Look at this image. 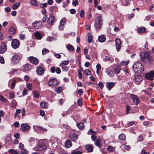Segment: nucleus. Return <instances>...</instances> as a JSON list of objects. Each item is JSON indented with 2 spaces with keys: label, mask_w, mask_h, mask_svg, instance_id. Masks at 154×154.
I'll use <instances>...</instances> for the list:
<instances>
[{
  "label": "nucleus",
  "mask_w": 154,
  "mask_h": 154,
  "mask_svg": "<svg viewBox=\"0 0 154 154\" xmlns=\"http://www.w3.org/2000/svg\"><path fill=\"white\" fill-rule=\"evenodd\" d=\"M133 70L135 72L138 73L142 72L144 70V68L142 64L140 63L137 62L134 63L133 66Z\"/></svg>",
  "instance_id": "nucleus-1"
},
{
  "label": "nucleus",
  "mask_w": 154,
  "mask_h": 154,
  "mask_svg": "<svg viewBox=\"0 0 154 154\" xmlns=\"http://www.w3.org/2000/svg\"><path fill=\"white\" fill-rule=\"evenodd\" d=\"M140 56L142 61L145 63L148 62L152 60V58L148 52L141 53Z\"/></svg>",
  "instance_id": "nucleus-2"
},
{
  "label": "nucleus",
  "mask_w": 154,
  "mask_h": 154,
  "mask_svg": "<svg viewBox=\"0 0 154 154\" xmlns=\"http://www.w3.org/2000/svg\"><path fill=\"white\" fill-rule=\"evenodd\" d=\"M33 149L36 151H42L46 149V147L44 143L41 142L38 143Z\"/></svg>",
  "instance_id": "nucleus-3"
},
{
  "label": "nucleus",
  "mask_w": 154,
  "mask_h": 154,
  "mask_svg": "<svg viewBox=\"0 0 154 154\" xmlns=\"http://www.w3.org/2000/svg\"><path fill=\"white\" fill-rule=\"evenodd\" d=\"M22 58V55L20 54H15L12 57V61L13 63L17 64L19 63Z\"/></svg>",
  "instance_id": "nucleus-4"
},
{
  "label": "nucleus",
  "mask_w": 154,
  "mask_h": 154,
  "mask_svg": "<svg viewBox=\"0 0 154 154\" xmlns=\"http://www.w3.org/2000/svg\"><path fill=\"white\" fill-rule=\"evenodd\" d=\"M102 20L101 16H99L96 17L95 24V25L96 28H101L103 23Z\"/></svg>",
  "instance_id": "nucleus-5"
},
{
  "label": "nucleus",
  "mask_w": 154,
  "mask_h": 154,
  "mask_svg": "<svg viewBox=\"0 0 154 154\" xmlns=\"http://www.w3.org/2000/svg\"><path fill=\"white\" fill-rule=\"evenodd\" d=\"M57 84L58 82L57 79L54 78H51L48 81V84L51 87H54L57 85Z\"/></svg>",
  "instance_id": "nucleus-6"
},
{
  "label": "nucleus",
  "mask_w": 154,
  "mask_h": 154,
  "mask_svg": "<svg viewBox=\"0 0 154 154\" xmlns=\"http://www.w3.org/2000/svg\"><path fill=\"white\" fill-rule=\"evenodd\" d=\"M19 41L16 39H13L11 42V46L14 49H16L20 45Z\"/></svg>",
  "instance_id": "nucleus-7"
},
{
  "label": "nucleus",
  "mask_w": 154,
  "mask_h": 154,
  "mask_svg": "<svg viewBox=\"0 0 154 154\" xmlns=\"http://www.w3.org/2000/svg\"><path fill=\"white\" fill-rule=\"evenodd\" d=\"M130 97L133 100L134 104L138 105L140 103V101L138 97L135 95L132 94L131 95Z\"/></svg>",
  "instance_id": "nucleus-8"
},
{
  "label": "nucleus",
  "mask_w": 154,
  "mask_h": 154,
  "mask_svg": "<svg viewBox=\"0 0 154 154\" xmlns=\"http://www.w3.org/2000/svg\"><path fill=\"white\" fill-rule=\"evenodd\" d=\"M30 128V126L27 124L23 123L21 125L20 130L22 131H25L28 130Z\"/></svg>",
  "instance_id": "nucleus-9"
},
{
  "label": "nucleus",
  "mask_w": 154,
  "mask_h": 154,
  "mask_svg": "<svg viewBox=\"0 0 154 154\" xmlns=\"http://www.w3.org/2000/svg\"><path fill=\"white\" fill-rule=\"evenodd\" d=\"M116 46L117 51H119L121 49V41L119 38H116L115 40Z\"/></svg>",
  "instance_id": "nucleus-10"
},
{
  "label": "nucleus",
  "mask_w": 154,
  "mask_h": 154,
  "mask_svg": "<svg viewBox=\"0 0 154 154\" xmlns=\"http://www.w3.org/2000/svg\"><path fill=\"white\" fill-rule=\"evenodd\" d=\"M7 47L6 44L2 42L0 46V54L4 53L6 50Z\"/></svg>",
  "instance_id": "nucleus-11"
},
{
  "label": "nucleus",
  "mask_w": 154,
  "mask_h": 154,
  "mask_svg": "<svg viewBox=\"0 0 154 154\" xmlns=\"http://www.w3.org/2000/svg\"><path fill=\"white\" fill-rule=\"evenodd\" d=\"M29 59L32 63L36 65L38 64L39 61L37 58L33 56L30 57Z\"/></svg>",
  "instance_id": "nucleus-12"
},
{
  "label": "nucleus",
  "mask_w": 154,
  "mask_h": 154,
  "mask_svg": "<svg viewBox=\"0 0 154 154\" xmlns=\"http://www.w3.org/2000/svg\"><path fill=\"white\" fill-rule=\"evenodd\" d=\"M54 18L53 15L52 14H50L47 21L48 24H52L54 23Z\"/></svg>",
  "instance_id": "nucleus-13"
},
{
  "label": "nucleus",
  "mask_w": 154,
  "mask_h": 154,
  "mask_svg": "<svg viewBox=\"0 0 154 154\" xmlns=\"http://www.w3.org/2000/svg\"><path fill=\"white\" fill-rule=\"evenodd\" d=\"M36 72L38 74L41 75L44 74V70L41 66H38L37 67Z\"/></svg>",
  "instance_id": "nucleus-14"
},
{
  "label": "nucleus",
  "mask_w": 154,
  "mask_h": 154,
  "mask_svg": "<svg viewBox=\"0 0 154 154\" xmlns=\"http://www.w3.org/2000/svg\"><path fill=\"white\" fill-rule=\"evenodd\" d=\"M115 85V83L113 82H107L106 83V87L107 88L108 90H110L111 89L113 88Z\"/></svg>",
  "instance_id": "nucleus-15"
},
{
  "label": "nucleus",
  "mask_w": 154,
  "mask_h": 154,
  "mask_svg": "<svg viewBox=\"0 0 154 154\" xmlns=\"http://www.w3.org/2000/svg\"><path fill=\"white\" fill-rule=\"evenodd\" d=\"M41 25V21H39L34 23L32 24V26L34 29H37L40 28Z\"/></svg>",
  "instance_id": "nucleus-16"
},
{
  "label": "nucleus",
  "mask_w": 154,
  "mask_h": 154,
  "mask_svg": "<svg viewBox=\"0 0 154 154\" xmlns=\"http://www.w3.org/2000/svg\"><path fill=\"white\" fill-rule=\"evenodd\" d=\"M70 139L74 141H75L78 138V135L74 133H72L69 135Z\"/></svg>",
  "instance_id": "nucleus-17"
},
{
  "label": "nucleus",
  "mask_w": 154,
  "mask_h": 154,
  "mask_svg": "<svg viewBox=\"0 0 154 154\" xmlns=\"http://www.w3.org/2000/svg\"><path fill=\"white\" fill-rule=\"evenodd\" d=\"M9 32L10 35H14L16 32L15 28L12 26H11L9 29Z\"/></svg>",
  "instance_id": "nucleus-18"
},
{
  "label": "nucleus",
  "mask_w": 154,
  "mask_h": 154,
  "mask_svg": "<svg viewBox=\"0 0 154 154\" xmlns=\"http://www.w3.org/2000/svg\"><path fill=\"white\" fill-rule=\"evenodd\" d=\"M31 68V66L29 63L25 64L23 66V69L22 70L23 71H28Z\"/></svg>",
  "instance_id": "nucleus-19"
},
{
  "label": "nucleus",
  "mask_w": 154,
  "mask_h": 154,
  "mask_svg": "<svg viewBox=\"0 0 154 154\" xmlns=\"http://www.w3.org/2000/svg\"><path fill=\"white\" fill-rule=\"evenodd\" d=\"M85 148L88 151L90 152H92L93 149L92 145L91 144L86 145L85 146Z\"/></svg>",
  "instance_id": "nucleus-20"
},
{
  "label": "nucleus",
  "mask_w": 154,
  "mask_h": 154,
  "mask_svg": "<svg viewBox=\"0 0 154 154\" xmlns=\"http://www.w3.org/2000/svg\"><path fill=\"white\" fill-rule=\"evenodd\" d=\"M34 35L35 37L38 39H41L42 37V35L40 33L38 32H36L34 34Z\"/></svg>",
  "instance_id": "nucleus-21"
},
{
  "label": "nucleus",
  "mask_w": 154,
  "mask_h": 154,
  "mask_svg": "<svg viewBox=\"0 0 154 154\" xmlns=\"http://www.w3.org/2000/svg\"><path fill=\"white\" fill-rule=\"evenodd\" d=\"M146 78L148 80H152L153 79V77L151 73H150V71L145 75Z\"/></svg>",
  "instance_id": "nucleus-22"
},
{
  "label": "nucleus",
  "mask_w": 154,
  "mask_h": 154,
  "mask_svg": "<svg viewBox=\"0 0 154 154\" xmlns=\"http://www.w3.org/2000/svg\"><path fill=\"white\" fill-rule=\"evenodd\" d=\"M72 143L71 141L69 140H67L65 143V146L67 148H69L71 146Z\"/></svg>",
  "instance_id": "nucleus-23"
},
{
  "label": "nucleus",
  "mask_w": 154,
  "mask_h": 154,
  "mask_svg": "<svg viewBox=\"0 0 154 154\" xmlns=\"http://www.w3.org/2000/svg\"><path fill=\"white\" fill-rule=\"evenodd\" d=\"M134 79L135 81L137 82H140L142 80V77L140 75H137L135 76Z\"/></svg>",
  "instance_id": "nucleus-24"
},
{
  "label": "nucleus",
  "mask_w": 154,
  "mask_h": 154,
  "mask_svg": "<svg viewBox=\"0 0 154 154\" xmlns=\"http://www.w3.org/2000/svg\"><path fill=\"white\" fill-rule=\"evenodd\" d=\"M98 39L100 42H103L105 41L106 38L105 36L103 35H101L98 37Z\"/></svg>",
  "instance_id": "nucleus-25"
},
{
  "label": "nucleus",
  "mask_w": 154,
  "mask_h": 154,
  "mask_svg": "<svg viewBox=\"0 0 154 154\" xmlns=\"http://www.w3.org/2000/svg\"><path fill=\"white\" fill-rule=\"evenodd\" d=\"M100 139L99 138L97 139L95 141L94 144L97 146H98L100 148L101 145L100 143Z\"/></svg>",
  "instance_id": "nucleus-26"
},
{
  "label": "nucleus",
  "mask_w": 154,
  "mask_h": 154,
  "mask_svg": "<svg viewBox=\"0 0 154 154\" xmlns=\"http://www.w3.org/2000/svg\"><path fill=\"white\" fill-rule=\"evenodd\" d=\"M40 105L41 107L43 108H45L48 107V104L45 102H42L40 103Z\"/></svg>",
  "instance_id": "nucleus-27"
},
{
  "label": "nucleus",
  "mask_w": 154,
  "mask_h": 154,
  "mask_svg": "<svg viewBox=\"0 0 154 154\" xmlns=\"http://www.w3.org/2000/svg\"><path fill=\"white\" fill-rule=\"evenodd\" d=\"M66 47L68 50L70 51H73L74 50L73 47L70 44H68L66 45Z\"/></svg>",
  "instance_id": "nucleus-28"
},
{
  "label": "nucleus",
  "mask_w": 154,
  "mask_h": 154,
  "mask_svg": "<svg viewBox=\"0 0 154 154\" xmlns=\"http://www.w3.org/2000/svg\"><path fill=\"white\" fill-rule=\"evenodd\" d=\"M20 3L19 2H17L12 6V8L13 10L17 9L20 6Z\"/></svg>",
  "instance_id": "nucleus-29"
},
{
  "label": "nucleus",
  "mask_w": 154,
  "mask_h": 154,
  "mask_svg": "<svg viewBox=\"0 0 154 154\" xmlns=\"http://www.w3.org/2000/svg\"><path fill=\"white\" fill-rule=\"evenodd\" d=\"M106 73L110 77L113 76L114 75L111 69H108L106 71Z\"/></svg>",
  "instance_id": "nucleus-30"
},
{
  "label": "nucleus",
  "mask_w": 154,
  "mask_h": 154,
  "mask_svg": "<svg viewBox=\"0 0 154 154\" xmlns=\"http://www.w3.org/2000/svg\"><path fill=\"white\" fill-rule=\"evenodd\" d=\"M8 152H10L11 154H18V152L16 150L14 149H10Z\"/></svg>",
  "instance_id": "nucleus-31"
},
{
  "label": "nucleus",
  "mask_w": 154,
  "mask_h": 154,
  "mask_svg": "<svg viewBox=\"0 0 154 154\" xmlns=\"http://www.w3.org/2000/svg\"><path fill=\"white\" fill-rule=\"evenodd\" d=\"M120 70L121 68L119 67L116 66L114 68V71L116 74H119L120 72Z\"/></svg>",
  "instance_id": "nucleus-32"
},
{
  "label": "nucleus",
  "mask_w": 154,
  "mask_h": 154,
  "mask_svg": "<svg viewBox=\"0 0 154 154\" xmlns=\"http://www.w3.org/2000/svg\"><path fill=\"white\" fill-rule=\"evenodd\" d=\"M69 62L68 61L66 60L62 61L61 62L60 64V66H63L67 65L69 64Z\"/></svg>",
  "instance_id": "nucleus-33"
},
{
  "label": "nucleus",
  "mask_w": 154,
  "mask_h": 154,
  "mask_svg": "<svg viewBox=\"0 0 154 154\" xmlns=\"http://www.w3.org/2000/svg\"><path fill=\"white\" fill-rule=\"evenodd\" d=\"M33 94L34 95V97L35 98H38L39 96V92L36 91H33Z\"/></svg>",
  "instance_id": "nucleus-34"
},
{
  "label": "nucleus",
  "mask_w": 154,
  "mask_h": 154,
  "mask_svg": "<svg viewBox=\"0 0 154 154\" xmlns=\"http://www.w3.org/2000/svg\"><path fill=\"white\" fill-rule=\"evenodd\" d=\"M21 112V110L19 109H17L16 110V112L14 115V117L15 118L18 117Z\"/></svg>",
  "instance_id": "nucleus-35"
},
{
  "label": "nucleus",
  "mask_w": 154,
  "mask_h": 154,
  "mask_svg": "<svg viewBox=\"0 0 154 154\" xmlns=\"http://www.w3.org/2000/svg\"><path fill=\"white\" fill-rule=\"evenodd\" d=\"M119 139L122 140H124L125 139L126 137L125 135L123 134H120L119 136Z\"/></svg>",
  "instance_id": "nucleus-36"
},
{
  "label": "nucleus",
  "mask_w": 154,
  "mask_h": 154,
  "mask_svg": "<svg viewBox=\"0 0 154 154\" xmlns=\"http://www.w3.org/2000/svg\"><path fill=\"white\" fill-rule=\"evenodd\" d=\"M138 31L139 33H144L146 31V29L144 27H140L138 29Z\"/></svg>",
  "instance_id": "nucleus-37"
},
{
  "label": "nucleus",
  "mask_w": 154,
  "mask_h": 154,
  "mask_svg": "<svg viewBox=\"0 0 154 154\" xmlns=\"http://www.w3.org/2000/svg\"><path fill=\"white\" fill-rule=\"evenodd\" d=\"M58 151L60 154H68V153L61 148L59 149Z\"/></svg>",
  "instance_id": "nucleus-38"
},
{
  "label": "nucleus",
  "mask_w": 154,
  "mask_h": 154,
  "mask_svg": "<svg viewBox=\"0 0 154 154\" xmlns=\"http://www.w3.org/2000/svg\"><path fill=\"white\" fill-rule=\"evenodd\" d=\"M84 72L85 73L86 75H90L91 74V72L89 69H86L84 70Z\"/></svg>",
  "instance_id": "nucleus-39"
},
{
  "label": "nucleus",
  "mask_w": 154,
  "mask_h": 154,
  "mask_svg": "<svg viewBox=\"0 0 154 154\" xmlns=\"http://www.w3.org/2000/svg\"><path fill=\"white\" fill-rule=\"evenodd\" d=\"M30 3L32 5L35 6H37L38 5V4L36 0H31L30 1Z\"/></svg>",
  "instance_id": "nucleus-40"
},
{
  "label": "nucleus",
  "mask_w": 154,
  "mask_h": 154,
  "mask_svg": "<svg viewBox=\"0 0 154 154\" xmlns=\"http://www.w3.org/2000/svg\"><path fill=\"white\" fill-rule=\"evenodd\" d=\"M58 8L56 6H52L50 8V10L52 11H55L57 10Z\"/></svg>",
  "instance_id": "nucleus-41"
},
{
  "label": "nucleus",
  "mask_w": 154,
  "mask_h": 154,
  "mask_svg": "<svg viewBox=\"0 0 154 154\" xmlns=\"http://www.w3.org/2000/svg\"><path fill=\"white\" fill-rule=\"evenodd\" d=\"M77 126L79 129H82L83 127L84 124L82 123H80L79 124H77Z\"/></svg>",
  "instance_id": "nucleus-42"
},
{
  "label": "nucleus",
  "mask_w": 154,
  "mask_h": 154,
  "mask_svg": "<svg viewBox=\"0 0 154 154\" xmlns=\"http://www.w3.org/2000/svg\"><path fill=\"white\" fill-rule=\"evenodd\" d=\"M0 100L4 102H6L7 101V99L1 94H0Z\"/></svg>",
  "instance_id": "nucleus-43"
},
{
  "label": "nucleus",
  "mask_w": 154,
  "mask_h": 154,
  "mask_svg": "<svg viewBox=\"0 0 154 154\" xmlns=\"http://www.w3.org/2000/svg\"><path fill=\"white\" fill-rule=\"evenodd\" d=\"M49 51L46 48H44L42 50V54L43 55L49 52Z\"/></svg>",
  "instance_id": "nucleus-44"
},
{
  "label": "nucleus",
  "mask_w": 154,
  "mask_h": 154,
  "mask_svg": "<svg viewBox=\"0 0 154 154\" xmlns=\"http://www.w3.org/2000/svg\"><path fill=\"white\" fill-rule=\"evenodd\" d=\"M17 83V81L15 80H14L13 82L11 83V89H14V87Z\"/></svg>",
  "instance_id": "nucleus-45"
},
{
  "label": "nucleus",
  "mask_w": 154,
  "mask_h": 154,
  "mask_svg": "<svg viewBox=\"0 0 154 154\" xmlns=\"http://www.w3.org/2000/svg\"><path fill=\"white\" fill-rule=\"evenodd\" d=\"M62 20H61L60 22V25L59 26L58 28L60 29H63L64 27V23H62ZM64 23L63 22V23Z\"/></svg>",
  "instance_id": "nucleus-46"
},
{
  "label": "nucleus",
  "mask_w": 154,
  "mask_h": 154,
  "mask_svg": "<svg viewBox=\"0 0 154 154\" xmlns=\"http://www.w3.org/2000/svg\"><path fill=\"white\" fill-rule=\"evenodd\" d=\"M121 64L122 66H125L127 65L129 63L128 61H122L120 63Z\"/></svg>",
  "instance_id": "nucleus-47"
},
{
  "label": "nucleus",
  "mask_w": 154,
  "mask_h": 154,
  "mask_svg": "<svg viewBox=\"0 0 154 154\" xmlns=\"http://www.w3.org/2000/svg\"><path fill=\"white\" fill-rule=\"evenodd\" d=\"M78 75L80 79H81L82 78V75L80 70H78Z\"/></svg>",
  "instance_id": "nucleus-48"
},
{
  "label": "nucleus",
  "mask_w": 154,
  "mask_h": 154,
  "mask_svg": "<svg viewBox=\"0 0 154 154\" xmlns=\"http://www.w3.org/2000/svg\"><path fill=\"white\" fill-rule=\"evenodd\" d=\"M37 128L39 130H40L43 131H47V129L45 128H44L41 126H38Z\"/></svg>",
  "instance_id": "nucleus-49"
},
{
  "label": "nucleus",
  "mask_w": 154,
  "mask_h": 154,
  "mask_svg": "<svg viewBox=\"0 0 154 154\" xmlns=\"http://www.w3.org/2000/svg\"><path fill=\"white\" fill-rule=\"evenodd\" d=\"M78 0H73L72 5L74 6L77 5H78Z\"/></svg>",
  "instance_id": "nucleus-50"
},
{
  "label": "nucleus",
  "mask_w": 154,
  "mask_h": 154,
  "mask_svg": "<svg viewBox=\"0 0 154 154\" xmlns=\"http://www.w3.org/2000/svg\"><path fill=\"white\" fill-rule=\"evenodd\" d=\"M108 150L110 152H113L114 150L113 147L111 146H109L107 147Z\"/></svg>",
  "instance_id": "nucleus-51"
},
{
  "label": "nucleus",
  "mask_w": 154,
  "mask_h": 154,
  "mask_svg": "<svg viewBox=\"0 0 154 154\" xmlns=\"http://www.w3.org/2000/svg\"><path fill=\"white\" fill-rule=\"evenodd\" d=\"M32 85L31 83H28L26 84V87L29 90H31L32 89Z\"/></svg>",
  "instance_id": "nucleus-52"
},
{
  "label": "nucleus",
  "mask_w": 154,
  "mask_h": 154,
  "mask_svg": "<svg viewBox=\"0 0 154 154\" xmlns=\"http://www.w3.org/2000/svg\"><path fill=\"white\" fill-rule=\"evenodd\" d=\"M85 12L83 10H81L80 12V16L82 18L85 16Z\"/></svg>",
  "instance_id": "nucleus-53"
},
{
  "label": "nucleus",
  "mask_w": 154,
  "mask_h": 154,
  "mask_svg": "<svg viewBox=\"0 0 154 154\" xmlns=\"http://www.w3.org/2000/svg\"><path fill=\"white\" fill-rule=\"evenodd\" d=\"M104 60L105 61H112L111 58L108 56H106L105 57Z\"/></svg>",
  "instance_id": "nucleus-54"
},
{
  "label": "nucleus",
  "mask_w": 154,
  "mask_h": 154,
  "mask_svg": "<svg viewBox=\"0 0 154 154\" xmlns=\"http://www.w3.org/2000/svg\"><path fill=\"white\" fill-rule=\"evenodd\" d=\"M40 6L41 8L47 7V3H41L40 4Z\"/></svg>",
  "instance_id": "nucleus-55"
},
{
  "label": "nucleus",
  "mask_w": 154,
  "mask_h": 154,
  "mask_svg": "<svg viewBox=\"0 0 154 154\" xmlns=\"http://www.w3.org/2000/svg\"><path fill=\"white\" fill-rule=\"evenodd\" d=\"M93 39V37L90 35L88 36V42L89 43H91Z\"/></svg>",
  "instance_id": "nucleus-56"
},
{
  "label": "nucleus",
  "mask_w": 154,
  "mask_h": 154,
  "mask_svg": "<svg viewBox=\"0 0 154 154\" xmlns=\"http://www.w3.org/2000/svg\"><path fill=\"white\" fill-rule=\"evenodd\" d=\"M91 138L92 140L93 141H95L96 140L97 137L94 134H93L91 136Z\"/></svg>",
  "instance_id": "nucleus-57"
},
{
  "label": "nucleus",
  "mask_w": 154,
  "mask_h": 154,
  "mask_svg": "<svg viewBox=\"0 0 154 154\" xmlns=\"http://www.w3.org/2000/svg\"><path fill=\"white\" fill-rule=\"evenodd\" d=\"M131 0H125L124 2L123 3V5H127L129 4V2Z\"/></svg>",
  "instance_id": "nucleus-58"
},
{
  "label": "nucleus",
  "mask_w": 154,
  "mask_h": 154,
  "mask_svg": "<svg viewBox=\"0 0 154 154\" xmlns=\"http://www.w3.org/2000/svg\"><path fill=\"white\" fill-rule=\"evenodd\" d=\"M0 63L3 64L5 63L4 59L2 57H0Z\"/></svg>",
  "instance_id": "nucleus-59"
},
{
  "label": "nucleus",
  "mask_w": 154,
  "mask_h": 154,
  "mask_svg": "<svg viewBox=\"0 0 154 154\" xmlns=\"http://www.w3.org/2000/svg\"><path fill=\"white\" fill-rule=\"evenodd\" d=\"M77 103L78 105L79 106H81L82 105V101L81 99H79L78 100Z\"/></svg>",
  "instance_id": "nucleus-60"
},
{
  "label": "nucleus",
  "mask_w": 154,
  "mask_h": 154,
  "mask_svg": "<svg viewBox=\"0 0 154 154\" xmlns=\"http://www.w3.org/2000/svg\"><path fill=\"white\" fill-rule=\"evenodd\" d=\"M143 140V137L142 136H140L139 137L137 140L138 141L140 142Z\"/></svg>",
  "instance_id": "nucleus-61"
},
{
  "label": "nucleus",
  "mask_w": 154,
  "mask_h": 154,
  "mask_svg": "<svg viewBox=\"0 0 154 154\" xmlns=\"http://www.w3.org/2000/svg\"><path fill=\"white\" fill-rule=\"evenodd\" d=\"M54 56L57 58L59 59L61 58V56L60 54H54Z\"/></svg>",
  "instance_id": "nucleus-62"
},
{
  "label": "nucleus",
  "mask_w": 154,
  "mask_h": 154,
  "mask_svg": "<svg viewBox=\"0 0 154 154\" xmlns=\"http://www.w3.org/2000/svg\"><path fill=\"white\" fill-rule=\"evenodd\" d=\"M20 38L22 40H23L25 39V36L24 35L20 34L19 35Z\"/></svg>",
  "instance_id": "nucleus-63"
},
{
  "label": "nucleus",
  "mask_w": 154,
  "mask_h": 154,
  "mask_svg": "<svg viewBox=\"0 0 154 154\" xmlns=\"http://www.w3.org/2000/svg\"><path fill=\"white\" fill-rule=\"evenodd\" d=\"M82 152L79 151H75L72 152L71 154H82Z\"/></svg>",
  "instance_id": "nucleus-64"
}]
</instances>
